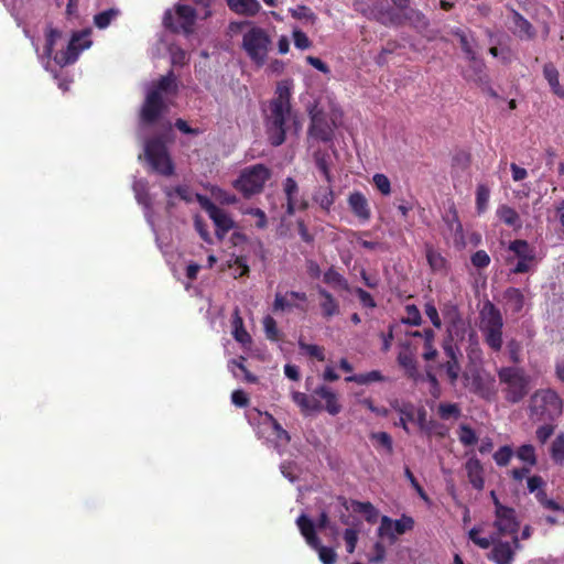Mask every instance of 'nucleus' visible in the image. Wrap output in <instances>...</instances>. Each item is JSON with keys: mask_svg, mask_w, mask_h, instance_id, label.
Returning a JSON list of instances; mask_svg holds the SVG:
<instances>
[{"mask_svg": "<svg viewBox=\"0 0 564 564\" xmlns=\"http://www.w3.org/2000/svg\"><path fill=\"white\" fill-rule=\"evenodd\" d=\"M289 12L291 13V15L294 19H297V20L305 19V20L311 21L312 23H314L316 21L315 13L306 6H297L294 9H290Z\"/></svg>", "mask_w": 564, "mask_h": 564, "instance_id": "052dcab7", "label": "nucleus"}, {"mask_svg": "<svg viewBox=\"0 0 564 564\" xmlns=\"http://www.w3.org/2000/svg\"><path fill=\"white\" fill-rule=\"evenodd\" d=\"M508 250L512 256H508L506 261L511 264L516 259V265L511 273L520 274L529 272L535 262V249L524 239H516L509 243Z\"/></svg>", "mask_w": 564, "mask_h": 564, "instance_id": "6e6552de", "label": "nucleus"}, {"mask_svg": "<svg viewBox=\"0 0 564 564\" xmlns=\"http://www.w3.org/2000/svg\"><path fill=\"white\" fill-rule=\"evenodd\" d=\"M307 301L305 292L290 291L285 294L276 293L273 301V312H286L293 308L306 312V306L302 303Z\"/></svg>", "mask_w": 564, "mask_h": 564, "instance_id": "a211bd4d", "label": "nucleus"}, {"mask_svg": "<svg viewBox=\"0 0 564 564\" xmlns=\"http://www.w3.org/2000/svg\"><path fill=\"white\" fill-rule=\"evenodd\" d=\"M297 528L301 534L304 536L306 543L312 546H318L319 538L316 535L315 527L313 521L306 516L301 514L296 519Z\"/></svg>", "mask_w": 564, "mask_h": 564, "instance_id": "7c9ffc66", "label": "nucleus"}, {"mask_svg": "<svg viewBox=\"0 0 564 564\" xmlns=\"http://www.w3.org/2000/svg\"><path fill=\"white\" fill-rule=\"evenodd\" d=\"M165 108L163 97L159 94V90L148 91L140 112L141 121L145 124H153L162 116Z\"/></svg>", "mask_w": 564, "mask_h": 564, "instance_id": "2eb2a0df", "label": "nucleus"}, {"mask_svg": "<svg viewBox=\"0 0 564 564\" xmlns=\"http://www.w3.org/2000/svg\"><path fill=\"white\" fill-rule=\"evenodd\" d=\"M62 36V32L54 28H48L45 32V46H44V56L46 58H51L53 56L54 46L56 40Z\"/></svg>", "mask_w": 564, "mask_h": 564, "instance_id": "49530a36", "label": "nucleus"}, {"mask_svg": "<svg viewBox=\"0 0 564 564\" xmlns=\"http://www.w3.org/2000/svg\"><path fill=\"white\" fill-rule=\"evenodd\" d=\"M373 185L382 195L391 194V183L387 175L377 173L372 177Z\"/></svg>", "mask_w": 564, "mask_h": 564, "instance_id": "13d9d810", "label": "nucleus"}, {"mask_svg": "<svg viewBox=\"0 0 564 564\" xmlns=\"http://www.w3.org/2000/svg\"><path fill=\"white\" fill-rule=\"evenodd\" d=\"M271 45L270 34L261 26L252 25L242 35L241 48L257 67L267 63Z\"/></svg>", "mask_w": 564, "mask_h": 564, "instance_id": "7ed1b4c3", "label": "nucleus"}, {"mask_svg": "<svg viewBox=\"0 0 564 564\" xmlns=\"http://www.w3.org/2000/svg\"><path fill=\"white\" fill-rule=\"evenodd\" d=\"M398 364L406 371V375L413 378L416 373V361L411 351H401L398 355Z\"/></svg>", "mask_w": 564, "mask_h": 564, "instance_id": "37998d69", "label": "nucleus"}, {"mask_svg": "<svg viewBox=\"0 0 564 564\" xmlns=\"http://www.w3.org/2000/svg\"><path fill=\"white\" fill-rule=\"evenodd\" d=\"M314 394L325 400L323 410L327 411L330 415H337L341 411L338 395L329 387L322 384L314 390Z\"/></svg>", "mask_w": 564, "mask_h": 564, "instance_id": "a878e982", "label": "nucleus"}, {"mask_svg": "<svg viewBox=\"0 0 564 564\" xmlns=\"http://www.w3.org/2000/svg\"><path fill=\"white\" fill-rule=\"evenodd\" d=\"M454 35H456L459 40V43H460V47L463 50V52L465 53L466 57L474 62L475 63V69L478 74V79L479 82H485L487 83L488 82V78H487V75L484 74V63L481 61H477L476 58V53L475 51L473 50L466 34L462 31V30H456L454 32Z\"/></svg>", "mask_w": 564, "mask_h": 564, "instance_id": "b1692460", "label": "nucleus"}, {"mask_svg": "<svg viewBox=\"0 0 564 564\" xmlns=\"http://www.w3.org/2000/svg\"><path fill=\"white\" fill-rule=\"evenodd\" d=\"M84 37L82 33H74L66 48L53 56L55 63L62 67L75 63L80 51L90 45V42Z\"/></svg>", "mask_w": 564, "mask_h": 564, "instance_id": "f3484780", "label": "nucleus"}, {"mask_svg": "<svg viewBox=\"0 0 564 564\" xmlns=\"http://www.w3.org/2000/svg\"><path fill=\"white\" fill-rule=\"evenodd\" d=\"M265 423H269L272 426L273 434L278 441L288 443L291 437L289 433L281 426V424L273 417V415L267 413L265 414Z\"/></svg>", "mask_w": 564, "mask_h": 564, "instance_id": "8fccbe9b", "label": "nucleus"}, {"mask_svg": "<svg viewBox=\"0 0 564 564\" xmlns=\"http://www.w3.org/2000/svg\"><path fill=\"white\" fill-rule=\"evenodd\" d=\"M312 199L322 210L328 213L335 203V193L332 184H328L327 186H317L314 189Z\"/></svg>", "mask_w": 564, "mask_h": 564, "instance_id": "c756f323", "label": "nucleus"}, {"mask_svg": "<svg viewBox=\"0 0 564 564\" xmlns=\"http://www.w3.org/2000/svg\"><path fill=\"white\" fill-rule=\"evenodd\" d=\"M318 552V557L323 564H335L337 554L332 547H327L318 542V546H312Z\"/></svg>", "mask_w": 564, "mask_h": 564, "instance_id": "5fc2aeb1", "label": "nucleus"}, {"mask_svg": "<svg viewBox=\"0 0 564 564\" xmlns=\"http://www.w3.org/2000/svg\"><path fill=\"white\" fill-rule=\"evenodd\" d=\"M299 347L301 350L305 351L308 356L317 359L318 361L325 360V352L323 347L314 344H306L302 340L299 341Z\"/></svg>", "mask_w": 564, "mask_h": 564, "instance_id": "6e6d98bb", "label": "nucleus"}, {"mask_svg": "<svg viewBox=\"0 0 564 564\" xmlns=\"http://www.w3.org/2000/svg\"><path fill=\"white\" fill-rule=\"evenodd\" d=\"M265 337L269 340L276 341L280 339V330L275 319L271 315H267L262 321Z\"/></svg>", "mask_w": 564, "mask_h": 564, "instance_id": "09e8293b", "label": "nucleus"}, {"mask_svg": "<svg viewBox=\"0 0 564 564\" xmlns=\"http://www.w3.org/2000/svg\"><path fill=\"white\" fill-rule=\"evenodd\" d=\"M226 2L232 12L247 18L256 17L261 10L258 0H226Z\"/></svg>", "mask_w": 564, "mask_h": 564, "instance_id": "393cba45", "label": "nucleus"}, {"mask_svg": "<svg viewBox=\"0 0 564 564\" xmlns=\"http://www.w3.org/2000/svg\"><path fill=\"white\" fill-rule=\"evenodd\" d=\"M405 313L406 316L402 318L403 324L412 325V326H420L422 323V316L414 304H408L405 306Z\"/></svg>", "mask_w": 564, "mask_h": 564, "instance_id": "864d4df0", "label": "nucleus"}, {"mask_svg": "<svg viewBox=\"0 0 564 564\" xmlns=\"http://www.w3.org/2000/svg\"><path fill=\"white\" fill-rule=\"evenodd\" d=\"M196 20V11L187 4H176L175 15L171 10L164 13L163 24L172 32L191 34Z\"/></svg>", "mask_w": 564, "mask_h": 564, "instance_id": "1a4fd4ad", "label": "nucleus"}, {"mask_svg": "<svg viewBox=\"0 0 564 564\" xmlns=\"http://www.w3.org/2000/svg\"><path fill=\"white\" fill-rule=\"evenodd\" d=\"M471 162V155L469 152L465 150L457 151L453 159H452V165L454 167H459L462 170H466L469 167Z\"/></svg>", "mask_w": 564, "mask_h": 564, "instance_id": "680f3d73", "label": "nucleus"}, {"mask_svg": "<svg viewBox=\"0 0 564 564\" xmlns=\"http://www.w3.org/2000/svg\"><path fill=\"white\" fill-rule=\"evenodd\" d=\"M464 379L469 391L485 400H491L496 393L495 379L491 376H485L476 370L470 376L465 373Z\"/></svg>", "mask_w": 564, "mask_h": 564, "instance_id": "dca6fc26", "label": "nucleus"}, {"mask_svg": "<svg viewBox=\"0 0 564 564\" xmlns=\"http://www.w3.org/2000/svg\"><path fill=\"white\" fill-rule=\"evenodd\" d=\"M368 18L376 20L384 26H400L404 23V15L391 7L387 0L372 3L368 11Z\"/></svg>", "mask_w": 564, "mask_h": 564, "instance_id": "f8f14e48", "label": "nucleus"}, {"mask_svg": "<svg viewBox=\"0 0 564 564\" xmlns=\"http://www.w3.org/2000/svg\"><path fill=\"white\" fill-rule=\"evenodd\" d=\"M465 470L471 487L478 491L485 487L484 467L480 460L473 456L465 463Z\"/></svg>", "mask_w": 564, "mask_h": 564, "instance_id": "4be33fe9", "label": "nucleus"}, {"mask_svg": "<svg viewBox=\"0 0 564 564\" xmlns=\"http://www.w3.org/2000/svg\"><path fill=\"white\" fill-rule=\"evenodd\" d=\"M347 203L350 212L360 223H368L371 218V208L367 197L359 191L348 195Z\"/></svg>", "mask_w": 564, "mask_h": 564, "instance_id": "412c9836", "label": "nucleus"}, {"mask_svg": "<svg viewBox=\"0 0 564 564\" xmlns=\"http://www.w3.org/2000/svg\"><path fill=\"white\" fill-rule=\"evenodd\" d=\"M328 159H329V156L327 153H323V152L318 151V152H315V154H314V161H315L316 167L323 174L327 184H332L334 181V177L330 172Z\"/></svg>", "mask_w": 564, "mask_h": 564, "instance_id": "e433bc0d", "label": "nucleus"}, {"mask_svg": "<svg viewBox=\"0 0 564 564\" xmlns=\"http://www.w3.org/2000/svg\"><path fill=\"white\" fill-rule=\"evenodd\" d=\"M513 456L511 446H501L495 454L494 459L498 466H507Z\"/></svg>", "mask_w": 564, "mask_h": 564, "instance_id": "4d7b16f0", "label": "nucleus"}, {"mask_svg": "<svg viewBox=\"0 0 564 564\" xmlns=\"http://www.w3.org/2000/svg\"><path fill=\"white\" fill-rule=\"evenodd\" d=\"M513 24V34L520 39H532L534 36L532 24L519 13H514Z\"/></svg>", "mask_w": 564, "mask_h": 564, "instance_id": "72a5a7b5", "label": "nucleus"}, {"mask_svg": "<svg viewBox=\"0 0 564 564\" xmlns=\"http://www.w3.org/2000/svg\"><path fill=\"white\" fill-rule=\"evenodd\" d=\"M470 261L474 267L484 269L490 264V257L485 250H478L471 256Z\"/></svg>", "mask_w": 564, "mask_h": 564, "instance_id": "774afa93", "label": "nucleus"}, {"mask_svg": "<svg viewBox=\"0 0 564 564\" xmlns=\"http://www.w3.org/2000/svg\"><path fill=\"white\" fill-rule=\"evenodd\" d=\"M489 198V187L486 184H479L476 189V209L479 215L487 210Z\"/></svg>", "mask_w": 564, "mask_h": 564, "instance_id": "c03bdc74", "label": "nucleus"}, {"mask_svg": "<svg viewBox=\"0 0 564 564\" xmlns=\"http://www.w3.org/2000/svg\"><path fill=\"white\" fill-rule=\"evenodd\" d=\"M144 156L156 173L164 176L174 174V164L170 158L166 144L161 138L155 137L147 140Z\"/></svg>", "mask_w": 564, "mask_h": 564, "instance_id": "0eeeda50", "label": "nucleus"}, {"mask_svg": "<svg viewBox=\"0 0 564 564\" xmlns=\"http://www.w3.org/2000/svg\"><path fill=\"white\" fill-rule=\"evenodd\" d=\"M321 297H323V301L321 302V308L323 316L325 318H330L337 314H339V304L336 301V299L333 296L332 293H329L326 289L318 288L317 290Z\"/></svg>", "mask_w": 564, "mask_h": 564, "instance_id": "473e14b6", "label": "nucleus"}, {"mask_svg": "<svg viewBox=\"0 0 564 564\" xmlns=\"http://www.w3.org/2000/svg\"><path fill=\"white\" fill-rule=\"evenodd\" d=\"M534 496L536 501L546 510L560 511L562 509V506L560 503L547 497L544 487L541 490H538V492H535Z\"/></svg>", "mask_w": 564, "mask_h": 564, "instance_id": "603ef678", "label": "nucleus"}, {"mask_svg": "<svg viewBox=\"0 0 564 564\" xmlns=\"http://www.w3.org/2000/svg\"><path fill=\"white\" fill-rule=\"evenodd\" d=\"M496 216L506 226L511 227L514 230H519L522 228V221L519 213L513 207L507 204L498 206L496 210Z\"/></svg>", "mask_w": 564, "mask_h": 564, "instance_id": "c85d7f7f", "label": "nucleus"}, {"mask_svg": "<svg viewBox=\"0 0 564 564\" xmlns=\"http://www.w3.org/2000/svg\"><path fill=\"white\" fill-rule=\"evenodd\" d=\"M543 76L549 83L552 93L558 98L564 99V88L560 84V74L553 63H546L543 66Z\"/></svg>", "mask_w": 564, "mask_h": 564, "instance_id": "2f4dec72", "label": "nucleus"}, {"mask_svg": "<svg viewBox=\"0 0 564 564\" xmlns=\"http://www.w3.org/2000/svg\"><path fill=\"white\" fill-rule=\"evenodd\" d=\"M370 438L376 442L378 447H383L389 455L393 453L392 437L387 432L372 433Z\"/></svg>", "mask_w": 564, "mask_h": 564, "instance_id": "3c124183", "label": "nucleus"}, {"mask_svg": "<svg viewBox=\"0 0 564 564\" xmlns=\"http://www.w3.org/2000/svg\"><path fill=\"white\" fill-rule=\"evenodd\" d=\"M308 133L317 140L327 142L332 139L333 131L323 117L314 115L311 118Z\"/></svg>", "mask_w": 564, "mask_h": 564, "instance_id": "cd10ccee", "label": "nucleus"}, {"mask_svg": "<svg viewBox=\"0 0 564 564\" xmlns=\"http://www.w3.org/2000/svg\"><path fill=\"white\" fill-rule=\"evenodd\" d=\"M386 378L379 370H371L366 373L351 375L345 378L347 382H355L357 384H369L371 382L384 381Z\"/></svg>", "mask_w": 564, "mask_h": 564, "instance_id": "c9c22d12", "label": "nucleus"}, {"mask_svg": "<svg viewBox=\"0 0 564 564\" xmlns=\"http://www.w3.org/2000/svg\"><path fill=\"white\" fill-rule=\"evenodd\" d=\"M482 315L481 332L484 334L485 343L492 351H500L503 344V318L501 312L495 306V304L488 301L484 305Z\"/></svg>", "mask_w": 564, "mask_h": 564, "instance_id": "423d86ee", "label": "nucleus"}, {"mask_svg": "<svg viewBox=\"0 0 564 564\" xmlns=\"http://www.w3.org/2000/svg\"><path fill=\"white\" fill-rule=\"evenodd\" d=\"M351 506L355 512L362 513L368 523H376L379 512L376 507L369 501L352 500Z\"/></svg>", "mask_w": 564, "mask_h": 564, "instance_id": "f704fd0d", "label": "nucleus"}, {"mask_svg": "<svg viewBox=\"0 0 564 564\" xmlns=\"http://www.w3.org/2000/svg\"><path fill=\"white\" fill-rule=\"evenodd\" d=\"M176 77L173 70H170L158 80L156 85L151 90H159V94L162 95V93L176 91Z\"/></svg>", "mask_w": 564, "mask_h": 564, "instance_id": "79ce46f5", "label": "nucleus"}, {"mask_svg": "<svg viewBox=\"0 0 564 564\" xmlns=\"http://www.w3.org/2000/svg\"><path fill=\"white\" fill-rule=\"evenodd\" d=\"M283 192L286 198L285 213L293 216L297 209L306 210L308 202L304 198H299L300 188L297 182L293 177H286L283 182Z\"/></svg>", "mask_w": 564, "mask_h": 564, "instance_id": "6ab92c4d", "label": "nucleus"}, {"mask_svg": "<svg viewBox=\"0 0 564 564\" xmlns=\"http://www.w3.org/2000/svg\"><path fill=\"white\" fill-rule=\"evenodd\" d=\"M394 409L400 413V417L403 420H408L409 422L415 421V412L416 408L411 402H402L394 406Z\"/></svg>", "mask_w": 564, "mask_h": 564, "instance_id": "e2e57ef3", "label": "nucleus"}, {"mask_svg": "<svg viewBox=\"0 0 564 564\" xmlns=\"http://www.w3.org/2000/svg\"><path fill=\"white\" fill-rule=\"evenodd\" d=\"M292 86V80L279 82L273 98L263 109L265 131L273 147H279L285 141L288 123L294 117L291 105Z\"/></svg>", "mask_w": 564, "mask_h": 564, "instance_id": "f257e3e1", "label": "nucleus"}, {"mask_svg": "<svg viewBox=\"0 0 564 564\" xmlns=\"http://www.w3.org/2000/svg\"><path fill=\"white\" fill-rule=\"evenodd\" d=\"M502 299L507 310H509L512 314H519L524 307V294L518 288H507L502 293Z\"/></svg>", "mask_w": 564, "mask_h": 564, "instance_id": "bb28decb", "label": "nucleus"}, {"mask_svg": "<svg viewBox=\"0 0 564 564\" xmlns=\"http://www.w3.org/2000/svg\"><path fill=\"white\" fill-rule=\"evenodd\" d=\"M437 414L442 420L458 419L462 410L457 403H440Z\"/></svg>", "mask_w": 564, "mask_h": 564, "instance_id": "a18cd8bd", "label": "nucleus"}, {"mask_svg": "<svg viewBox=\"0 0 564 564\" xmlns=\"http://www.w3.org/2000/svg\"><path fill=\"white\" fill-rule=\"evenodd\" d=\"M492 527L498 538L510 536L513 539L514 535H518L520 529L516 510L497 501Z\"/></svg>", "mask_w": 564, "mask_h": 564, "instance_id": "9d476101", "label": "nucleus"}, {"mask_svg": "<svg viewBox=\"0 0 564 564\" xmlns=\"http://www.w3.org/2000/svg\"><path fill=\"white\" fill-rule=\"evenodd\" d=\"M554 422H543V425L536 429L535 437L541 444H545L547 440L554 434Z\"/></svg>", "mask_w": 564, "mask_h": 564, "instance_id": "bf43d9fd", "label": "nucleus"}, {"mask_svg": "<svg viewBox=\"0 0 564 564\" xmlns=\"http://www.w3.org/2000/svg\"><path fill=\"white\" fill-rule=\"evenodd\" d=\"M516 456L521 462H523L524 464H527L530 467L535 466L536 463H538V457H536V454H535V448L531 444H523V445H521L517 449Z\"/></svg>", "mask_w": 564, "mask_h": 564, "instance_id": "ea45409f", "label": "nucleus"}, {"mask_svg": "<svg viewBox=\"0 0 564 564\" xmlns=\"http://www.w3.org/2000/svg\"><path fill=\"white\" fill-rule=\"evenodd\" d=\"M344 540L346 543V551L349 554L354 553L358 543V530L354 528H347L344 531Z\"/></svg>", "mask_w": 564, "mask_h": 564, "instance_id": "69168bd1", "label": "nucleus"}, {"mask_svg": "<svg viewBox=\"0 0 564 564\" xmlns=\"http://www.w3.org/2000/svg\"><path fill=\"white\" fill-rule=\"evenodd\" d=\"M291 397L304 415H312L323 410L322 403L315 398L314 393L313 395H307L303 392L293 391Z\"/></svg>", "mask_w": 564, "mask_h": 564, "instance_id": "5701e85b", "label": "nucleus"}, {"mask_svg": "<svg viewBox=\"0 0 564 564\" xmlns=\"http://www.w3.org/2000/svg\"><path fill=\"white\" fill-rule=\"evenodd\" d=\"M323 281L332 286H337L343 290L348 289L347 280L341 275L337 270H335L333 267L329 268L327 271L324 272Z\"/></svg>", "mask_w": 564, "mask_h": 564, "instance_id": "a19ab883", "label": "nucleus"}, {"mask_svg": "<svg viewBox=\"0 0 564 564\" xmlns=\"http://www.w3.org/2000/svg\"><path fill=\"white\" fill-rule=\"evenodd\" d=\"M426 259H427L430 267L433 270H442L445 268V263H446L445 258L442 257L441 253L434 251L433 249H427Z\"/></svg>", "mask_w": 564, "mask_h": 564, "instance_id": "0e129e2a", "label": "nucleus"}, {"mask_svg": "<svg viewBox=\"0 0 564 564\" xmlns=\"http://www.w3.org/2000/svg\"><path fill=\"white\" fill-rule=\"evenodd\" d=\"M209 218L216 226V235L221 239L230 229L234 228V221L228 214L216 204L207 200L204 205Z\"/></svg>", "mask_w": 564, "mask_h": 564, "instance_id": "aec40b11", "label": "nucleus"}, {"mask_svg": "<svg viewBox=\"0 0 564 564\" xmlns=\"http://www.w3.org/2000/svg\"><path fill=\"white\" fill-rule=\"evenodd\" d=\"M564 402L553 388L534 391L529 402V416L533 422H555L563 414Z\"/></svg>", "mask_w": 564, "mask_h": 564, "instance_id": "f03ea898", "label": "nucleus"}, {"mask_svg": "<svg viewBox=\"0 0 564 564\" xmlns=\"http://www.w3.org/2000/svg\"><path fill=\"white\" fill-rule=\"evenodd\" d=\"M508 352L510 360L513 364H519L521 361V350L522 346L521 343L517 339H510L507 344Z\"/></svg>", "mask_w": 564, "mask_h": 564, "instance_id": "338daca9", "label": "nucleus"}, {"mask_svg": "<svg viewBox=\"0 0 564 564\" xmlns=\"http://www.w3.org/2000/svg\"><path fill=\"white\" fill-rule=\"evenodd\" d=\"M120 14V11L116 8H110L105 11H101L94 17V24L99 30H104L110 25L112 20H115Z\"/></svg>", "mask_w": 564, "mask_h": 564, "instance_id": "4c0bfd02", "label": "nucleus"}, {"mask_svg": "<svg viewBox=\"0 0 564 564\" xmlns=\"http://www.w3.org/2000/svg\"><path fill=\"white\" fill-rule=\"evenodd\" d=\"M270 177L271 171L269 167L261 163L254 164L245 167L240 172L239 177L234 182V187L245 197L249 198L261 193Z\"/></svg>", "mask_w": 564, "mask_h": 564, "instance_id": "39448f33", "label": "nucleus"}, {"mask_svg": "<svg viewBox=\"0 0 564 564\" xmlns=\"http://www.w3.org/2000/svg\"><path fill=\"white\" fill-rule=\"evenodd\" d=\"M550 456L556 464L564 463V432H561L553 440L550 447Z\"/></svg>", "mask_w": 564, "mask_h": 564, "instance_id": "58836bf2", "label": "nucleus"}, {"mask_svg": "<svg viewBox=\"0 0 564 564\" xmlns=\"http://www.w3.org/2000/svg\"><path fill=\"white\" fill-rule=\"evenodd\" d=\"M458 440L464 446H473L478 442L476 432L467 424H462L458 429Z\"/></svg>", "mask_w": 564, "mask_h": 564, "instance_id": "de8ad7c7", "label": "nucleus"}, {"mask_svg": "<svg viewBox=\"0 0 564 564\" xmlns=\"http://www.w3.org/2000/svg\"><path fill=\"white\" fill-rule=\"evenodd\" d=\"M414 528V520L412 517L402 514L400 519L392 520L388 516L381 518V523L378 528V536L388 538L390 543L397 541V535H402Z\"/></svg>", "mask_w": 564, "mask_h": 564, "instance_id": "9b49d317", "label": "nucleus"}, {"mask_svg": "<svg viewBox=\"0 0 564 564\" xmlns=\"http://www.w3.org/2000/svg\"><path fill=\"white\" fill-rule=\"evenodd\" d=\"M521 547L519 535H514L510 542L502 541L501 538H498L488 555V558L495 564H512L516 552L521 550Z\"/></svg>", "mask_w": 564, "mask_h": 564, "instance_id": "4468645a", "label": "nucleus"}, {"mask_svg": "<svg viewBox=\"0 0 564 564\" xmlns=\"http://www.w3.org/2000/svg\"><path fill=\"white\" fill-rule=\"evenodd\" d=\"M498 378L503 384L502 392L506 401L519 403L529 393V377L523 369L517 367H502L498 370Z\"/></svg>", "mask_w": 564, "mask_h": 564, "instance_id": "20e7f679", "label": "nucleus"}, {"mask_svg": "<svg viewBox=\"0 0 564 564\" xmlns=\"http://www.w3.org/2000/svg\"><path fill=\"white\" fill-rule=\"evenodd\" d=\"M443 352L446 361L441 364L440 368L445 370L449 383L455 386L462 370L459 362L460 349L453 343L452 338H448L443 343Z\"/></svg>", "mask_w": 564, "mask_h": 564, "instance_id": "ddd939ff", "label": "nucleus"}]
</instances>
